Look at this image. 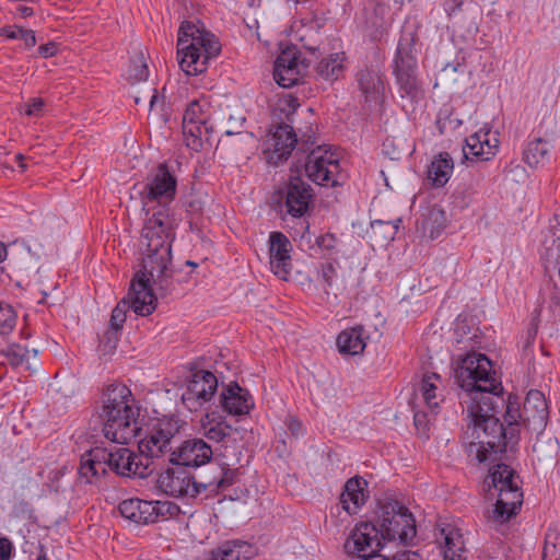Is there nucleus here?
Returning <instances> with one entry per match:
<instances>
[{
  "label": "nucleus",
  "instance_id": "f257e3e1",
  "mask_svg": "<svg viewBox=\"0 0 560 560\" xmlns=\"http://www.w3.org/2000/svg\"><path fill=\"white\" fill-rule=\"evenodd\" d=\"M147 214L142 229V242L145 246V254L142 259V270L153 279L158 290L165 293L171 289L172 271L168 269L171 262V248L174 240L175 220L170 215V208L152 207Z\"/></svg>",
  "mask_w": 560,
  "mask_h": 560
},
{
  "label": "nucleus",
  "instance_id": "f03ea898",
  "mask_svg": "<svg viewBox=\"0 0 560 560\" xmlns=\"http://www.w3.org/2000/svg\"><path fill=\"white\" fill-rule=\"evenodd\" d=\"M503 405L502 396L493 395L492 398H481L466 406L470 421L464 431L463 444L468 454L475 455L479 463L488 459L489 452L494 454L506 452L504 425L497 416L498 409Z\"/></svg>",
  "mask_w": 560,
  "mask_h": 560
},
{
  "label": "nucleus",
  "instance_id": "7ed1b4c3",
  "mask_svg": "<svg viewBox=\"0 0 560 560\" xmlns=\"http://www.w3.org/2000/svg\"><path fill=\"white\" fill-rule=\"evenodd\" d=\"M100 402L98 417L107 440L117 444H128L138 436L140 407L129 387L121 383L107 385Z\"/></svg>",
  "mask_w": 560,
  "mask_h": 560
},
{
  "label": "nucleus",
  "instance_id": "20e7f679",
  "mask_svg": "<svg viewBox=\"0 0 560 560\" xmlns=\"http://www.w3.org/2000/svg\"><path fill=\"white\" fill-rule=\"evenodd\" d=\"M108 468L124 477L145 478L152 472L150 463L141 454L137 455L122 446L95 447L89 451L81 458L79 472L86 482L92 483L106 474Z\"/></svg>",
  "mask_w": 560,
  "mask_h": 560
},
{
  "label": "nucleus",
  "instance_id": "39448f33",
  "mask_svg": "<svg viewBox=\"0 0 560 560\" xmlns=\"http://www.w3.org/2000/svg\"><path fill=\"white\" fill-rule=\"evenodd\" d=\"M454 377L465 392L462 401L466 406L481 398L488 399L502 394V385L495 378V372L486 354L470 352L458 358L454 366Z\"/></svg>",
  "mask_w": 560,
  "mask_h": 560
},
{
  "label": "nucleus",
  "instance_id": "423d86ee",
  "mask_svg": "<svg viewBox=\"0 0 560 560\" xmlns=\"http://www.w3.org/2000/svg\"><path fill=\"white\" fill-rule=\"evenodd\" d=\"M221 51L218 38L191 22H183L177 38V57L180 69L187 75H197L207 70L210 59Z\"/></svg>",
  "mask_w": 560,
  "mask_h": 560
},
{
  "label": "nucleus",
  "instance_id": "0eeeda50",
  "mask_svg": "<svg viewBox=\"0 0 560 560\" xmlns=\"http://www.w3.org/2000/svg\"><path fill=\"white\" fill-rule=\"evenodd\" d=\"M483 488L489 497L497 495L492 511L488 513V521L493 524H503L518 513L523 503V492L520 487V477L515 470L505 464L493 465L485 478Z\"/></svg>",
  "mask_w": 560,
  "mask_h": 560
},
{
  "label": "nucleus",
  "instance_id": "6e6552de",
  "mask_svg": "<svg viewBox=\"0 0 560 560\" xmlns=\"http://www.w3.org/2000/svg\"><path fill=\"white\" fill-rule=\"evenodd\" d=\"M381 536L376 523L363 521L358 523L350 532L345 550L350 555H358V560H422L416 551L404 550L393 557L378 553L382 549Z\"/></svg>",
  "mask_w": 560,
  "mask_h": 560
},
{
  "label": "nucleus",
  "instance_id": "1a4fd4ad",
  "mask_svg": "<svg viewBox=\"0 0 560 560\" xmlns=\"http://www.w3.org/2000/svg\"><path fill=\"white\" fill-rule=\"evenodd\" d=\"M376 525L384 540H398L407 545L416 537V521L409 510L395 500L380 501Z\"/></svg>",
  "mask_w": 560,
  "mask_h": 560
},
{
  "label": "nucleus",
  "instance_id": "9d476101",
  "mask_svg": "<svg viewBox=\"0 0 560 560\" xmlns=\"http://www.w3.org/2000/svg\"><path fill=\"white\" fill-rule=\"evenodd\" d=\"M153 279L148 273L137 272L131 281L127 298L122 299L112 311L110 325L120 329L126 320V312L131 308L136 314L148 316L156 307V296L152 288Z\"/></svg>",
  "mask_w": 560,
  "mask_h": 560
},
{
  "label": "nucleus",
  "instance_id": "9b49d317",
  "mask_svg": "<svg viewBox=\"0 0 560 560\" xmlns=\"http://www.w3.org/2000/svg\"><path fill=\"white\" fill-rule=\"evenodd\" d=\"M177 177L165 164L160 163L152 170L139 190L142 209L149 214L152 207L168 208L175 199Z\"/></svg>",
  "mask_w": 560,
  "mask_h": 560
},
{
  "label": "nucleus",
  "instance_id": "f8f14e48",
  "mask_svg": "<svg viewBox=\"0 0 560 560\" xmlns=\"http://www.w3.org/2000/svg\"><path fill=\"white\" fill-rule=\"evenodd\" d=\"M213 131L214 125L211 121L208 104L192 101L183 116V136L186 145L196 152L200 151L203 142L210 141Z\"/></svg>",
  "mask_w": 560,
  "mask_h": 560
},
{
  "label": "nucleus",
  "instance_id": "ddd939ff",
  "mask_svg": "<svg viewBox=\"0 0 560 560\" xmlns=\"http://www.w3.org/2000/svg\"><path fill=\"white\" fill-rule=\"evenodd\" d=\"M179 431V425L172 418H163L154 421L144 438L139 440L138 448L144 460L161 458L174 451L173 441Z\"/></svg>",
  "mask_w": 560,
  "mask_h": 560
},
{
  "label": "nucleus",
  "instance_id": "4468645a",
  "mask_svg": "<svg viewBox=\"0 0 560 560\" xmlns=\"http://www.w3.org/2000/svg\"><path fill=\"white\" fill-rule=\"evenodd\" d=\"M304 168L307 177L320 186L335 187L342 178L337 154L320 145L311 150Z\"/></svg>",
  "mask_w": 560,
  "mask_h": 560
},
{
  "label": "nucleus",
  "instance_id": "2eb2a0df",
  "mask_svg": "<svg viewBox=\"0 0 560 560\" xmlns=\"http://www.w3.org/2000/svg\"><path fill=\"white\" fill-rule=\"evenodd\" d=\"M218 389L217 376L207 370H197L191 374L182 394V401L190 411H197L210 401Z\"/></svg>",
  "mask_w": 560,
  "mask_h": 560
},
{
  "label": "nucleus",
  "instance_id": "dca6fc26",
  "mask_svg": "<svg viewBox=\"0 0 560 560\" xmlns=\"http://www.w3.org/2000/svg\"><path fill=\"white\" fill-rule=\"evenodd\" d=\"M298 143L293 127L288 124L277 125L265 141L268 163L278 165L288 160Z\"/></svg>",
  "mask_w": 560,
  "mask_h": 560
},
{
  "label": "nucleus",
  "instance_id": "f3484780",
  "mask_svg": "<svg viewBox=\"0 0 560 560\" xmlns=\"http://www.w3.org/2000/svg\"><path fill=\"white\" fill-rule=\"evenodd\" d=\"M158 487L164 493L176 498H195L203 491L199 481L180 467L163 471L158 478Z\"/></svg>",
  "mask_w": 560,
  "mask_h": 560
},
{
  "label": "nucleus",
  "instance_id": "a211bd4d",
  "mask_svg": "<svg viewBox=\"0 0 560 560\" xmlns=\"http://www.w3.org/2000/svg\"><path fill=\"white\" fill-rule=\"evenodd\" d=\"M212 447L200 438L188 439L170 453V463L177 466L200 467L211 460Z\"/></svg>",
  "mask_w": 560,
  "mask_h": 560
},
{
  "label": "nucleus",
  "instance_id": "6ab92c4d",
  "mask_svg": "<svg viewBox=\"0 0 560 560\" xmlns=\"http://www.w3.org/2000/svg\"><path fill=\"white\" fill-rule=\"evenodd\" d=\"M268 243L270 270L279 279L289 280L292 271L290 240L281 232H271Z\"/></svg>",
  "mask_w": 560,
  "mask_h": 560
},
{
  "label": "nucleus",
  "instance_id": "aec40b11",
  "mask_svg": "<svg viewBox=\"0 0 560 560\" xmlns=\"http://www.w3.org/2000/svg\"><path fill=\"white\" fill-rule=\"evenodd\" d=\"M283 197L287 213L300 218L308 209L313 190L300 176H291L283 190Z\"/></svg>",
  "mask_w": 560,
  "mask_h": 560
},
{
  "label": "nucleus",
  "instance_id": "412c9836",
  "mask_svg": "<svg viewBox=\"0 0 560 560\" xmlns=\"http://www.w3.org/2000/svg\"><path fill=\"white\" fill-rule=\"evenodd\" d=\"M499 148V139L490 129H480L465 140L463 148L467 160L488 161L495 155Z\"/></svg>",
  "mask_w": 560,
  "mask_h": 560
},
{
  "label": "nucleus",
  "instance_id": "4be33fe9",
  "mask_svg": "<svg viewBox=\"0 0 560 560\" xmlns=\"http://www.w3.org/2000/svg\"><path fill=\"white\" fill-rule=\"evenodd\" d=\"M301 62L295 50H283L275 61L273 79L281 88L289 89L301 80Z\"/></svg>",
  "mask_w": 560,
  "mask_h": 560
},
{
  "label": "nucleus",
  "instance_id": "5701e85b",
  "mask_svg": "<svg viewBox=\"0 0 560 560\" xmlns=\"http://www.w3.org/2000/svg\"><path fill=\"white\" fill-rule=\"evenodd\" d=\"M220 404L224 411L235 416L247 415L254 408L250 393L234 382L222 389Z\"/></svg>",
  "mask_w": 560,
  "mask_h": 560
},
{
  "label": "nucleus",
  "instance_id": "b1692460",
  "mask_svg": "<svg viewBox=\"0 0 560 560\" xmlns=\"http://www.w3.org/2000/svg\"><path fill=\"white\" fill-rule=\"evenodd\" d=\"M366 487V480L359 476L352 477L346 481L340 495V503L348 514H357L360 508L365 503L369 497Z\"/></svg>",
  "mask_w": 560,
  "mask_h": 560
},
{
  "label": "nucleus",
  "instance_id": "393cba45",
  "mask_svg": "<svg viewBox=\"0 0 560 560\" xmlns=\"http://www.w3.org/2000/svg\"><path fill=\"white\" fill-rule=\"evenodd\" d=\"M200 431L209 441L228 445L231 441H235L233 435L237 434V430L233 429L221 417L214 413H207L201 419Z\"/></svg>",
  "mask_w": 560,
  "mask_h": 560
},
{
  "label": "nucleus",
  "instance_id": "a878e982",
  "mask_svg": "<svg viewBox=\"0 0 560 560\" xmlns=\"http://www.w3.org/2000/svg\"><path fill=\"white\" fill-rule=\"evenodd\" d=\"M368 336L362 326H355L342 330L337 337V346L341 353L361 354L366 347Z\"/></svg>",
  "mask_w": 560,
  "mask_h": 560
},
{
  "label": "nucleus",
  "instance_id": "bb28decb",
  "mask_svg": "<svg viewBox=\"0 0 560 560\" xmlns=\"http://www.w3.org/2000/svg\"><path fill=\"white\" fill-rule=\"evenodd\" d=\"M257 553V548L247 541H228L211 551L212 560H249Z\"/></svg>",
  "mask_w": 560,
  "mask_h": 560
},
{
  "label": "nucleus",
  "instance_id": "cd10ccee",
  "mask_svg": "<svg viewBox=\"0 0 560 560\" xmlns=\"http://www.w3.org/2000/svg\"><path fill=\"white\" fill-rule=\"evenodd\" d=\"M359 85L366 102L377 103L383 98L385 85L380 72L362 70L359 73Z\"/></svg>",
  "mask_w": 560,
  "mask_h": 560
},
{
  "label": "nucleus",
  "instance_id": "c85d7f7f",
  "mask_svg": "<svg viewBox=\"0 0 560 560\" xmlns=\"http://www.w3.org/2000/svg\"><path fill=\"white\" fill-rule=\"evenodd\" d=\"M454 170V162L447 152L439 153L428 168L427 179L435 187H443Z\"/></svg>",
  "mask_w": 560,
  "mask_h": 560
},
{
  "label": "nucleus",
  "instance_id": "c756f323",
  "mask_svg": "<svg viewBox=\"0 0 560 560\" xmlns=\"http://www.w3.org/2000/svg\"><path fill=\"white\" fill-rule=\"evenodd\" d=\"M441 536L444 542V560H466L467 550L464 538L457 528L451 526L441 528Z\"/></svg>",
  "mask_w": 560,
  "mask_h": 560
},
{
  "label": "nucleus",
  "instance_id": "7c9ffc66",
  "mask_svg": "<svg viewBox=\"0 0 560 560\" xmlns=\"http://www.w3.org/2000/svg\"><path fill=\"white\" fill-rule=\"evenodd\" d=\"M345 61L343 52H335L322 58L315 68L317 78L330 82L338 80L345 71Z\"/></svg>",
  "mask_w": 560,
  "mask_h": 560
},
{
  "label": "nucleus",
  "instance_id": "2f4dec72",
  "mask_svg": "<svg viewBox=\"0 0 560 560\" xmlns=\"http://www.w3.org/2000/svg\"><path fill=\"white\" fill-rule=\"evenodd\" d=\"M215 470L217 474L213 477L202 478L199 480V486L202 487L203 491L218 493L219 491L224 490L234 483L237 469H231L225 466H218Z\"/></svg>",
  "mask_w": 560,
  "mask_h": 560
},
{
  "label": "nucleus",
  "instance_id": "473e14b6",
  "mask_svg": "<svg viewBox=\"0 0 560 560\" xmlns=\"http://www.w3.org/2000/svg\"><path fill=\"white\" fill-rule=\"evenodd\" d=\"M441 377L436 373L425 374L418 387V392L427 408L433 413H438L440 400L438 395V382Z\"/></svg>",
  "mask_w": 560,
  "mask_h": 560
},
{
  "label": "nucleus",
  "instance_id": "72a5a7b5",
  "mask_svg": "<svg viewBox=\"0 0 560 560\" xmlns=\"http://www.w3.org/2000/svg\"><path fill=\"white\" fill-rule=\"evenodd\" d=\"M551 145L547 140L537 138L528 142L524 150V161L530 167H537L544 165L550 160Z\"/></svg>",
  "mask_w": 560,
  "mask_h": 560
},
{
  "label": "nucleus",
  "instance_id": "f704fd0d",
  "mask_svg": "<svg viewBox=\"0 0 560 560\" xmlns=\"http://www.w3.org/2000/svg\"><path fill=\"white\" fill-rule=\"evenodd\" d=\"M541 259L546 269L560 264V230L552 232L551 235L545 238Z\"/></svg>",
  "mask_w": 560,
  "mask_h": 560
},
{
  "label": "nucleus",
  "instance_id": "c9c22d12",
  "mask_svg": "<svg viewBox=\"0 0 560 560\" xmlns=\"http://www.w3.org/2000/svg\"><path fill=\"white\" fill-rule=\"evenodd\" d=\"M524 409L526 412L535 410L534 418H537L539 424H544L547 419V402L544 394L539 390H530L525 399Z\"/></svg>",
  "mask_w": 560,
  "mask_h": 560
},
{
  "label": "nucleus",
  "instance_id": "e433bc0d",
  "mask_svg": "<svg viewBox=\"0 0 560 560\" xmlns=\"http://www.w3.org/2000/svg\"><path fill=\"white\" fill-rule=\"evenodd\" d=\"M389 7L384 3H372L366 9V24L375 30L384 27L388 23Z\"/></svg>",
  "mask_w": 560,
  "mask_h": 560
},
{
  "label": "nucleus",
  "instance_id": "4c0bfd02",
  "mask_svg": "<svg viewBox=\"0 0 560 560\" xmlns=\"http://www.w3.org/2000/svg\"><path fill=\"white\" fill-rule=\"evenodd\" d=\"M417 58L412 54L411 48H405L399 44L395 58L394 72H416Z\"/></svg>",
  "mask_w": 560,
  "mask_h": 560
},
{
  "label": "nucleus",
  "instance_id": "58836bf2",
  "mask_svg": "<svg viewBox=\"0 0 560 560\" xmlns=\"http://www.w3.org/2000/svg\"><path fill=\"white\" fill-rule=\"evenodd\" d=\"M150 98L149 117L156 120V122L165 124L168 120L170 112L166 106L164 96H160L155 90Z\"/></svg>",
  "mask_w": 560,
  "mask_h": 560
},
{
  "label": "nucleus",
  "instance_id": "ea45409f",
  "mask_svg": "<svg viewBox=\"0 0 560 560\" xmlns=\"http://www.w3.org/2000/svg\"><path fill=\"white\" fill-rule=\"evenodd\" d=\"M400 91L408 97L415 98L419 93L416 72H394Z\"/></svg>",
  "mask_w": 560,
  "mask_h": 560
},
{
  "label": "nucleus",
  "instance_id": "a19ab883",
  "mask_svg": "<svg viewBox=\"0 0 560 560\" xmlns=\"http://www.w3.org/2000/svg\"><path fill=\"white\" fill-rule=\"evenodd\" d=\"M400 219L394 221L375 220L371 223L372 232L375 235H382L385 242L393 241L398 232Z\"/></svg>",
  "mask_w": 560,
  "mask_h": 560
},
{
  "label": "nucleus",
  "instance_id": "79ce46f5",
  "mask_svg": "<svg viewBox=\"0 0 560 560\" xmlns=\"http://www.w3.org/2000/svg\"><path fill=\"white\" fill-rule=\"evenodd\" d=\"M0 35L10 39H22L27 47H33L36 44L35 33L31 30H24L19 26H5L0 30Z\"/></svg>",
  "mask_w": 560,
  "mask_h": 560
},
{
  "label": "nucleus",
  "instance_id": "37998d69",
  "mask_svg": "<svg viewBox=\"0 0 560 560\" xmlns=\"http://www.w3.org/2000/svg\"><path fill=\"white\" fill-rule=\"evenodd\" d=\"M16 324V313L13 307L0 301V335H9Z\"/></svg>",
  "mask_w": 560,
  "mask_h": 560
},
{
  "label": "nucleus",
  "instance_id": "c03bdc74",
  "mask_svg": "<svg viewBox=\"0 0 560 560\" xmlns=\"http://www.w3.org/2000/svg\"><path fill=\"white\" fill-rule=\"evenodd\" d=\"M542 560H560V538L556 532L546 534Z\"/></svg>",
  "mask_w": 560,
  "mask_h": 560
},
{
  "label": "nucleus",
  "instance_id": "a18cd8bd",
  "mask_svg": "<svg viewBox=\"0 0 560 560\" xmlns=\"http://www.w3.org/2000/svg\"><path fill=\"white\" fill-rule=\"evenodd\" d=\"M179 506L170 501H154V523L177 516Z\"/></svg>",
  "mask_w": 560,
  "mask_h": 560
},
{
  "label": "nucleus",
  "instance_id": "49530a36",
  "mask_svg": "<svg viewBox=\"0 0 560 560\" xmlns=\"http://www.w3.org/2000/svg\"><path fill=\"white\" fill-rule=\"evenodd\" d=\"M541 299L544 302H549L550 308L560 306V289L551 279L545 281L540 290Z\"/></svg>",
  "mask_w": 560,
  "mask_h": 560
},
{
  "label": "nucleus",
  "instance_id": "de8ad7c7",
  "mask_svg": "<svg viewBox=\"0 0 560 560\" xmlns=\"http://www.w3.org/2000/svg\"><path fill=\"white\" fill-rule=\"evenodd\" d=\"M149 77V69L142 56L137 57L131 61L128 71V79L132 82H140L147 80Z\"/></svg>",
  "mask_w": 560,
  "mask_h": 560
},
{
  "label": "nucleus",
  "instance_id": "09e8293b",
  "mask_svg": "<svg viewBox=\"0 0 560 560\" xmlns=\"http://www.w3.org/2000/svg\"><path fill=\"white\" fill-rule=\"evenodd\" d=\"M1 354L9 360L11 365L19 366L25 361L28 350L23 346L12 343L9 345L5 350L1 351Z\"/></svg>",
  "mask_w": 560,
  "mask_h": 560
},
{
  "label": "nucleus",
  "instance_id": "8fccbe9b",
  "mask_svg": "<svg viewBox=\"0 0 560 560\" xmlns=\"http://www.w3.org/2000/svg\"><path fill=\"white\" fill-rule=\"evenodd\" d=\"M141 509V500L137 498L124 500L119 504L120 514L135 523L138 524V513Z\"/></svg>",
  "mask_w": 560,
  "mask_h": 560
},
{
  "label": "nucleus",
  "instance_id": "3c124183",
  "mask_svg": "<svg viewBox=\"0 0 560 560\" xmlns=\"http://www.w3.org/2000/svg\"><path fill=\"white\" fill-rule=\"evenodd\" d=\"M436 413L431 412V410H416L413 413V423L419 434L427 435L429 430L430 422Z\"/></svg>",
  "mask_w": 560,
  "mask_h": 560
},
{
  "label": "nucleus",
  "instance_id": "603ef678",
  "mask_svg": "<svg viewBox=\"0 0 560 560\" xmlns=\"http://www.w3.org/2000/svg\"><path fill=\"white\" fill-rule=\"evenodd\" d=\"M337 242V237L332 233L322 234L317 236L315 240V244L317 245V247L326 254H330L335 250Z\"/></svg>",
  "mask_w": 560,
  "mask_h": 560
},
{
  "label": "nucleus",
  "instance_id": "864d4df0",
  "mask_svg": "<svg viewBox=\"0 0 560 560\" xmlns=\"http://www.w3.org/2000/svg\"><path fill=\"white\" fill-rule=\"evenodd\" d=\"M154 523V501L141 500V509L138 513V524Z\"/></svg>",
  "mask_w": 560,
  "mask_h": 560
},
{
  "label": "nucleus",
  "instance_id": "5fc2aeb1",
  "mask_svg": "<svg viewBox=\"0 0 560 560\" xmlns=\"http://www.w3.org/2000/svg\"><path fill=\"white\" fill-rule=\"evenodd\" d=\"M428 220L430 222L438 223L436 230H434L432 228L431 231H430V236L432 238H434L435 236H438L440 234L441 230L444 229V226H445V215H444V212L442 210H439V209H432L429 212Z\"/></svg>",
  "mask_w": 560,
  "mask_h": 560
},
{
  "label": "nucleus",
  "instance_id": "6e6d98bb",
  "mask_svg": "<svg viewBox=\"0 0 560 560\" xmlns=\"http://www.w3.org/2000/svg\"><path fill=\"white\" fill-rule=\"evenodd\" d=\"M284 424L291 436L295 439L302 436L305 432L303 423L294 416H288L284 420Z\"/></svg>",
  "mask_w": 560,
  "mask_h": 560
},
{
  "label": "nucleus",
  "instance_id": "4d7b16f0",
  "mask_svg": "<svg viewBox=\"0 0 560 560\" xmlns=\"http://www.w3.org/2000/svg\"><path fill=\"white\" fill-rule=\"evenodd\" d=\"M24 106V112L27 116H39L44 108V100L34 97L30 100V102H27Z\"/></svg>",
  "mask_w": 560,
  "mask_h": 560
},
{
  "label": "nucleus",
  "instance_id": "13d9d810",
  "mask_svg": "<svg viewBox=\"0 0 560 560\" xmlns=\"http://www.w3.org/2000/svg\"><path fill=\"white\" fill-rule=\"evenodd\" d=\"M518 440V431L515 425L504 427V441H506V450H513V447L517 444Z\"/></svg>",
  "mask_w": 560,
  "mask_h": 560
},
{
  "label": "nucleus",
  "instance_id": "bf43d9fd",
  "mask_svg": "<svg viewBox=\"0 0 560 560\" xmlns=\"http://www.w3.org/2000/svg\"><path fill=\"white\" fill-rule=\"evenodd\" d=\"M320 275L327 285L332 284V280L336 277V268L332 262H326L322 265Z\"/></svg>",
  "mask_w": 560,
  "mask_h": 560
},
{
  "label": "nucleus",
  "instance_id": "052dcab7",
  "mask_svg": "<svg viewBox=\"0 0 560 560\" xmlns=\"http://www.w3.org/2000/svg\"><path fill=\"white\" fill-rule=\"evenodd\" d=\"M12 544L7 538H0V560H9L11 557Z\"/></svg>",
  "mask_w": 560,
  "mask_h": 560
},
{
  "label": "nucleus",
  "instance_id": "680f3d73",
  "mask_svg": "<svg viewBox=\"0 0 560 560\" xmlns=\"http://www.w3.org/2000/svg\"><path fill=\"white\" fill-rule=\"evenodd\" d=\"M38 52L44 58L52 57L57 52V46L55 43H48L45 45H40L38 47Z\"/></svg>",
  "mask_w": 560,
  "mask_h": 560
},
{
  "label": "nucleus",
  "instance_id": "e2e57ef3",
  "mask_svg": "<svg viewBox=\"0 0 560 560\" xmlns=\"http://www.w3.org/2000/svg\"><path fill=\"white\" fill-rule=\"evenodd\" d=\"M518 417H520V413H518L517 409H512L511 406L506 407L505 422L508 423V425H515V424H517V418Z\"/></svg>",
  "mask_w": 560,
  "mask_h": 560
},
{
  "label": "nucleus",
  "instance_id": "0e129e2a",
  "mask_svg": "<svg viewBox=\"0 0 560 560\" xmlns=\"http://www.w3.org/2000/svg\"><path fill=\"white\" fill-rule=\"evenodd\" d=\"M455 334L458 336H463V334H466V324L464 320H457L455 326Z\"/></svg>",
  "mask_w": 560,
  "mask_h": 560
},
{
  "label": "nucleus",
  "instance_id": "69168bd1",
  "mask_svg": "<svg viewBox=\"0 0 560 560\" xmlns=\"http://www.w3.org/2000/svg\"><path fill=\"white\" fill-rule=\"evenodd\" d=\"M287 103H288V107L291 112H294L299 106V102H298V98L295 97H289V100H287Z\"/></svg>",
  "mask_w": 560,
  "mask_h": 560
},
{
  "label": "nucleus",
  "instance_id": "338daca9",
  "mask_svg": "<svg viewBox=\"0 0 560 560\" xmlns=\"http://www.w3.org/2000/svg\"><path fill=\"white\" fill-rule=\"evenodd\" d=\"M19 12L21 13V15H22L23 18L31 16V15H33V13H34L32 8H30V7H24V5H21V7L19 8Z\"/></svg>",
  "mask_w": 560,
  "mask_h": 560
},
{
  "label": "nucleus",
  "instance_id": "774afa93",
  "mask_svg": "<svg viewBox=\"0 0 560 560\" xmlns=\"http://www.w3.org/2000/svg\"><path fill=\"white\" fill-rule=\"evenodd\" d=\"M7 247L3 245V243L0 242V262H2L7 257Z\"/></svg>",
  "mask_w": 560,
  "mask_h": 560
}]
</instances>
